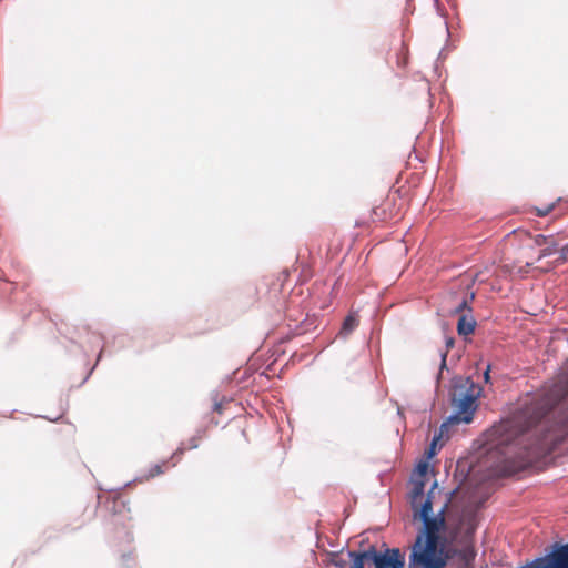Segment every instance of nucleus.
Instances as JSON below:
<instances>
[{
    "mask_svg": "<svg viewBox=\"0 0 568 568\" xmlns=\"http://www.w3.org/2000/svg\"><path fill=\"white\" fill-rule=\"evenodd\" d=\"M534 242L537 246L542 247L546 244L555 245V235H542L538 234L534 237Z\"/></svg>",
    "mask_w": 568,
    "mask_h": 568,
    "instance_id": "12",
    "label": "nucleus"
},
{
    "mask_svg": "<svg viewBox=\"0 0 568 568\" xmlns=\"http://www.w3.org/2000/svg\"><path fill=\"white\" fill-rule=\"evenodd\" d=\"M558 245H559V243L556 240H555V245L554 246L551 244L544 245L541 247L540 252H539L538 260H541V258H545L547 256H550L551 254L557 252L558 251Z\"/></svg>",
    "mask_w": 568,
    "mask_h": 568,
    "instance_id": "13",
    "label": "nucleus"
},
{
    "mask_svg": "<svg viewBox=\"0 0 568 568\" xmlns=\"http://www.w3.org/2000/svg\"><path fill=\"white\" fill-rule=\"evenodd\" d=\"M276 353V358L274 361H272L266 369H265V375L268 377L271 374H277L278 376L282 375V373L284 372V364H281L278 363V357L284 354V351L281 349V348H277L275 351Z\"/></svg>",
    "mask_w": 568,
    "mask_h": 568,
    "instance_id": "9",
    "label": "nucleus"
},
{
    "mask_svg": "<svg viewBox=\"0 0 568 568\" xmlns=\"http://www.w3.org/2000/svg\"><path fill=\"white\" fill-rule=\"evenodd\" d=\"M170 460H164L160 464H155L153 465L150 470H149V474H148V478H153L155 476H159L161 474L164 473V467L169 464Z\"/></svg>",
    "mask_w": 568,
    "mask_h": 568,
    "instance_id": "14",
    "label": "nucleus"
},
{
    "mask_svg": "<svg viewBox=\"0 0 568 568\" xmlns=\"http://www.w3.org/2000/svg\"><path fill=\"white\" fill-rule=\"evenodd\" d=\"M489 371H490V367L488 366L487 369L485 371V374H484V377H485L486 382H489V378H490Z\"/></svg>",
    "mask_w": 568,
    "mask_h": 568,
    "instance_id": "26",
    "label": "nucleus"
},
{
    "mask_svg": "<svg viewBox=\"0 0 568 568\" xmlns=\"http://www.w3.org/2000/svg\"><path fill=\"white\" fill-rule=\"evenodd\" d=\"M93 369H94V367H92V368L89 371V373L87 374V376L84 377V379H83V382H82V383H84V382H87V381L89 379V376L92 374Z\"/></svg>",
    "mask_w": 568,
    "mask_h": 568,
    "instance_id": "28",
    "label": "nucleus"
},
{
    "mask_svg": "<svg viewBox=\"0 0 568 568\" xmlns=\"http://www.w3.org/2000/svg\"><path fill=\"white\" fill-rule=\"evenodd\" d=\"M335 565L338 566V567H344L345 561L338 560V561H335Z\"/></svg>",
    "mask_w": 568,
    "mask_h": 568,
    "instance_id": "30",
    "label": "nucleus"
},
{
    "mask_svg": "<svg viewBox=\"0 0 568 568\" xmlns=\"http://www.w3.org/2000/svg\"><path fill=\"white\" fill-rule=\"evenodd\" d=\"M436 444H437V440H436V438H434L429 448L426 450L427 458H432L436 454Z\"/></svg>",
    "mask_w": 568,
    "mask_h": 568,
    "instance_id": "20",
    "label": "nucleus"
},
{
    "mask_svg": "<svg viewBox=\"0 0 568 568\" xmlns=\"http://www.w3.org/2000/svg\"><path fill=\"white\" fill-rule=\"evenodd\" d=\"M101 356H102V349L100 351L99 355H98V361L97 363L101 359Z\"/></svg>",
    "mask_w": 568,
    "mask_h": 568,
    "instance_id": "32",
    "label": "nucleus"
},
{
    "mask_svg": "<svg viewBox=\"0 0 568 568\" xmlns=\"http://www.w3.org/2000/svg\"><path fill=\"white\" fill-rule=\"evenodd\" d=\"M375 568H405V558L397 548L387 549L384 554H373Z\"/></svg>",
    "mask_w": 568,
    "mask_h": 568,
    "instance_id": "4",
    "label": "nucleus"
},
{
    "mask_svg": "<svg viewBox=\"0 0 568 568\" xmlns=\"http://www.w3.org/2000/svg\"><path fill=\"white\" fill-rule=\"evenodd\" d=\"M568 369V359L566 363ZM568 398V379L548 392L528 397L508 419L485 433L488 456L496 459V471L513 475L548 453L555 443L544 418L562 399Z\"/></svg>",
    "mask_w": 568,
    "mask_h": 568,
    "instance_id": "1",
    "label": "nucleus"
},
{
    "mask_svg": "<svg viewBox=\"0 0 568 568\" xmlns=\"http://www.w3.org/2000/svg\"><path fill=\"white\" fill-rule=\"evenodd\" d=\"M445 344H446V347H447V351L448 352L452 347H454V344H455V339L454 337L449 336V337H446L445 339ZM446 357H447V353H444L442 355V365L445 366L446 365Z\"/></svg>",
    "mask_w": 568,
    "mask_h": 568,
    "instance_id": "16",
    "label": "nucleus"
},
{
    "mask_svg": "<svg viewBox=\"0 0 568 568\" xmlns=\"http://www.w3.org/2000/svg\"><path fill=\"white\" fill-rule=\"evenodd\" d=\"M557 252L559 254H558V257L552 262L554 266H559V265H562L566 262H568V255L566 253H564V251L561 248H559Z\"/></svg>",
    "mask_w": 568,
    "mask_h": 568,
    "instance_id": "17",
    "label": "nucleus"
},
{
    "mask_svg": "<svg viewBox=\"0 0 568 568\" xmlns=\"http://www.w3.org/2000/svg\"><path fill=\"white\" fill-rule=\"evenodd\" d=\"M474 297H475V294H474V293H471V294H470L469 300H470V301H473V300H474Z\"/></svg>",
    "mask_w": 568,
    "mask_h": 568,
    "instance_id": "33",
    "label": "nucleus"
},
{
    "mask_svg": "<svg viewBox=\"0 0 568 568\" xmlns=\"http://www.w3.org/2000/svg\"><path fill=\"white\" fill-rule=\"evenodd\" d=\"M302 273H303L305 280L311 277V271L308 267L303 268Z\"/></svg>",
    "mask_w": 568,
    "mask_h": 568,
    "instance_id": "24",
    "label": "nucleus"
},
{
    "mask_svg": "<svg viewBox=\"0 0 568 568\" xmlns=\"http://www.w3.org/2000/svg\"><path fill=\"white\" fill-rule=\"evenodd\" d=\"M199 447V440L196 436H192L189 440V448L196 449Z\"/></svg>",
    "mask_w": 568,
    "mask_h": 568,
    "instance_id": "22",
    "label": "nucleus"
},
{
    "mask_svg": "<svg viewBox=\"0 0 568 568\" xmlns=\"http://www.w3.org/2000/svg\"><path fill=\"white\" fill-rule=\"evenodd\" d=\"M427 479L412 478L409 493L410 506L414 518L423 521V529L417 534L412 546L409 564L412 568H444L446 557L444 556L440 534L447 529L445 511L447 504L433 516L432 495L437 488L434 481L425 498V486Z\"/></svg>",
    "mask_w": 568,
    "mask_h": 568,
    "instance_id": "2",
    "label": "nucleus"
},
{
    "mask_svg": "<svg viewBox=\"0 0 568 568\" xmlns=\"http://www.w3.org/2000/svg\"><path fill=\"white\" fill-rule=\"evenodd\" d=\"M429 465L428 462L422 460L418 463L416 469L413 473L412 478L428 479Z\"/></svg>",
    "mask_w": 568,
    "mask_h": 568,
    "instance_id": "11",
    "label": "nucleus"
},
{
    "mask_svg": "<svg viewBox=\"0 0 568 568\" xmlns=\"http://www.w3.org/2000/svg\"><path fill=\"white\" fill-rule=\"evenodd\" d=\"M194 436H196V437H197V440H200V439H201V437L203 436V430H202V429H197V430H196V434H195Z\"/></svg>",
    "mask_w": 568,
    "mask_h": 568,
    "instance_id": "27",
    "label": "nucleus"
},
{
    "mask_svg": "<svg viewBox=\"0 0 568 568\" xmlns=\"http://www.w3.org/2000/svg\"><path fill=\"white\" fill-rule=\"evenodd\" d=\"M374 551V547L363 552L349 551L348 556L353 559V562L349 568H364L366 560L373 561Z\"/></svg>",
    "mask_w": 568,
    "mask_h": 568,
    "instance_id": "8",
    "label": "nucleus"
},
{
    "mask_svg": "<svg viewBox=\"0 0 568 568\" xmlns=\"http://www.w3.org/2000/svg\"><path fill=\"white\" fill-rule=\"evenodd\" d=\"M457 534H458V529H457V528H456V529H453V530L450 531V538H452L453 540H455V539L457 538Z\"/></svg>",
    "mask_w": 568,
    "mask_h": 568,
    "instance_id": "25",
    "label": "nucleus"
},
{
    "mask_svg": "<svg viewBox=\"0 0 568 568\" xmlns=\"http://www.w3.org/2000/svg\"><path fill=\"white\" fill-rule=\"evenodd\" d=\"M213 410L217 413L222 412V402L217 400L216 398H214Z\"/></svg>",
    "mask_w": 568,
    "mask_h": 568,
    "instance_id": "23",
    "label": "nucleus"
},
{
    "mask_svg": "<svg viewBox=\"0 0 568 568\" xmlns=\"http://www.w3.org/2000/svg\"><path fill=\"white\" fill-rule=\"evenodd\" d=\"M554 209H555V203H551L549 205H546L544 209L536 207L535 211L538 216H546L550 212H552Z\"/></svg>",
    "mask_w": 568,
    "mask_h": 568,
    "instance_id": "18",
    "label": "nucleus"
},
{
    "mask_svg": "<svg viewBox=\"0 0 568 568\" xmlns=\"http://www.w3.org/2000/svg\"><path fill=\"white\" fill-rule=\"evenodd\" d=\"M123 565H125L128 568H131L133 565V558L131 554H124L122 556Z\"/></svg>",
    "mask_w": 568,
    "mask_h": 568,
    "instance_id": "21",
    "label": "nucleus"
},
{
    "mask_svg": "<svg viewBox=\"0 0 568 568\" xmlns=\"http://www.w3.org/2000/svg\"><path fill=\"white\" fill-rule=\"evenodd\" d=\"M568 255V243L560 247Z\"/></svg>",
    "mask_w": 568,
    "mask_h": 568,
    "instance_id": "29",
    "label": "nucleus"
},
{
    "mask_svg": "<svg viewBox=\"0 0 568 568\" xmlns=\"http://www.w3.org/2000/svg\"><path fill=\"white\" fill-rule=\"evenodd\" d=\"M480 386L474 383L470 378H467L459 385H456L452 399L456 413L449 418V420L454 424H469L473 422L474 414L478 407L477 399L480 396Z\"/></svg>",
    "mask_w": 568,
    "mask_h": 568,
    "instance_id": "3",
    "label": "nucleus"
},
{
    "mask_svg": "<svg viewBox=\"0 0 568 568\" xmlns=\"http://www.w3.org/2000/svg\"><path fill=\"white\" fill-rule=\"evenodd\" d=\"M528 568H568V544L549 557L535 560Z\"/></svg>",
    "mask_w": 568,
    "mask_h": 568,
    "instance_id": "5",
    "label": "nucleus"
},
{
    "mask_svg": "<svg viewBox=\"0 0 568 568\" xmlns=\"http://www.w3.org/2000/svg\"><path fill=\"white\" fill-rule=\"evenodd\" d=\"M358 326V318L354 314H349L343 322L339 334L346 336Z\"/></svg>",
    "mask_w": 568,
    "mask_h": 568,
    "instance_id": "10",
    "label": "nucleus"
},
{
    "mask_svg": "<svg viewBox=\"0 0 568 568\" xmlns=\"http://www.w3.org/2000/svg\"><path fill=\"white\" fill-rule=\"evenodd\" d=\"M396 197L394 195L387 196L381 205L373 209L374 220L387 221L397 216V212L394 211Z\"/></svg>",
    "mask_w": 568,
    "mask_h": 568,
    "instance_id": "6",
    "label": "nucleus"
},
{
    "mask_svg": "<svg viewBox=\"0 0 568 568\" xmlns=\"http://www.w3.org/2000/svg\"><path fill=\"white\" fill-rule=\"evenodd\" d=\"M184 443H181L169 460L181 457L185 452Z\"/></svg>",
    "mask_w": 568,
    "mask_h": 568,
    "instance_id": "19",
    "label": "nucleus"
},
{
    "mask_svg": "<svg viewBox=\"0 0 568 568\" xmlns=\"http://www.w3.org/2000/svg\"><path fill=\"white\" fill-rule=\"evenodd\" d=\"M476 321L471 314H462L457 323V332L462 336H468L474 333Z\"/></svg>",
    "mask_w": 568,
    "mask_h": 568,
    "instance_id": "7",
    "label": "nucleus"
},
{
    "mask_svg": "<svg viewBox=\"0 0 568 568\" xmlns=\"http://www.w3.org/2000/svg\"><path fill=\"white\" fill-rule=\"evenodd\" d=\"M455 314H470L471 313V308L469 306V301L468 298H464L459 304L458 306L455 308L454 311Z\"/></svg>",
    "mask_w": 568,
    "mask_h": 568,
    "instance_id": "15",
    "label": "nucleus"
},
{
    "mask_svg": "<svg viewBox=\"0 0 568 568\" xmlns=\"http://www.w3.org/2000/svg\"><path fill=\"white\" fill-rule=\"evenodd\" d=\"M125 535H126V538H128L129 540H131V539H132V535H131L129 531H128V532H125Z\"/></svg>",
    "mask_w": 568,
    "mask_h": 568,
    "instance_id": "31",
    "label": "nucleus"
}]
</instances>
